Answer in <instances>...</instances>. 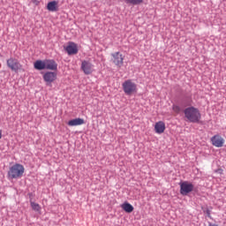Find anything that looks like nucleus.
<instances>
[{
    "instance_id": "7",
    "label": "nucleus",
    "mask_w": 226,
    "mask_h": 226,
    "mask_svg": "<svg viewBox=\"0 0 226 226\" xmlns=\"http://www.w3.org/2000/svg\"><path fill=\"white\" fill-rule=\"evenodd\" d=\"M193 184L190 182H182L180 184V193L181 195H188V193H191V192H193Z\"/></svg>"
},
{
    "instance_id": "11",
    "label": "nucleus",
    "mask_w": 226,
    "mask_h": 226,
    "mask_svg": "<svg viewBox=\"0 0 226 226\" xmlns=\"http://www.w3.org/2000/svg\"><path fill=\"white\" fill-rule=\"evenodd\" d=\"M45 70H50L51 72H56L57 63L54 59H45Z\"/></svg>"
},
{
    "instance_id": "4",
    "label": "nucleus",
    "mask_w": 226,
    "mask_h": 226,
    "mask_svg": "<svg viewBox=\"0 0 226 226\" xmlns=\"http://www.w3.org/2000/svg\"><path fill=\"white\" fill-rule=\"evenodd\" d=\"M80 69L85 75H91L94 72V64L91 63V60H83L81 62Z\"/></svg>"
},
{
    "instance_id": "16",
    "label": "nucleus",
    "mask_w": 226,
    "mask_h": 226,
    "mask_svg": "<svg viewBox=\"0 0 226 226\" xmlns=\"http://www.w3.org/2000/svg\"><path fill=\"white\" fill-rule=\"evenodd\" d=\"M121 207L123 210L125 211V213H133V206L128 202H124L121 205Z\"/></svg>"
},
{
    "instance_id": "19",
    "label": "nucleus",
    "mask_w": 226,
    "mask_h": 226,
    "mask_svg": "<svg viewBox=\"0 0 226 226\" xmlns=\"http://www.w3.org/2000/svg\"><path fill=\"white\" fill-rule=\"evenodd\" d=\"M172 109L176 112V114H179V112H181V108L177 105H173Z\"/></svg>"
},
{
    "instance_id": "1",
    "label": "nucleus",
    "mask_w": 226,
    "mask_h": 226,
    "mask_svg": "<svg viewBox=\"0 0 226 226\" xmlns=\"http://www.w3.org/2000/svg\"><path fill=\"white\" fill-rule=\"evenodd\" d=\"M184 113L185 117H186L187 121H189L190 123H199V121H200V111H199V109L195 107L186 108L184 110Z\"/></svg>"
},
{
    "instance_id": "20",
    "label": "nucleus",
    "mask_w": 226,
    "mask_h": 226,
    "mask_svg": "<svg viewBox=\"0 0 226 226\" xmlns=\"http://www.w3.org/2000/svg\"><path fill=\"white\" fill-rule=\"evenodd\" d=\"M3 138V132L0 131V139Z\"/></svg>"
},
{
    "instance_id": "14",
    "label": "nucleus",
    "mask_w": 226,
    "mask_h": 226,
    "mask_svg": "<svg viewBox=\"0 0 226 226\" xmlns=\"http://www.w3.org/2000/svg\"><path fill=\"white\" fill-rule=\"evenodd\" d=\"M47 10L49 11H57V10H59V3L57 1H52L48 3Z\"/></svg>"
},
{
    "instance_id": "15",
    "label": "nucleus",
    "mask_w": 226,
    "mask_h": 226,
    "mask_svg": "<svg viewBox=\"0 0 226 226\" xmlns=\"http://www.w3.org/2000/svg\"><path fill=\"white\" fill-rule=\"evenodd\" d=\"M34 68L35 70H45V60H36L34 64Z\"/></svg>"
},
{
    "instance_id": "12",
    "label": "nucleus",
    "mask_w": 226,
    "mask_h": 226,
    "mask_svg": "<svg viewBox=\"0 0 226 226\" xmlns=\"http://www.w3.org/2000/svg\"><path fill=\"white\" fill-rule=\"evenodd\" d=\"M154 132L155 133H159V134L163 133V132H165V123L163 121H159L155 123Z\"/></svg>"
},
{
    "instance_id": "9",
    "label": "nucleus",
    "mask_w": 226,
    "mask_h": 226,
    "mask_svg": "<svg viewBox=\"0 0 226 226\" xmlns=\"http://www.w3.org/2000/svg\"><path fill=\"white\" fill-rule=\"evenodd\" d=\"M57 79V73L54 72H47L43 74V80L47 84H52Z\"/></svg>"
},
{
    "instance_id": "5",
    "label": "nucleus",
    "mask_w": 226,
    "mask_h": 226,
    "mask_svg": "<svg viewBox=\"0 0 226 226\" xmlns=\"http://www.w3.org/2000/svg\"><path fill=\"white\" fill-rule=\"evenodd\" d=\"M7 66L11 70V72H19V70H22V64L16 58L11 57L7 60Z\"/></svg>"
},
{
    "instance_id": "2",
    "label": "nucleus",
    "mask_w": 226,
    "mask_h": 226,
    "mask_svg": "<svg viewBox=\"0 0 226 226\" xmlns=\"http://www.w3.org/2000/svg\"><path fill=\"white\" fill-rule=\"evenodd\" d=\"M25 171L26 169L22 164L16 163L10 168L8 171V177L10 179H19L24 176Z\"/></svg>"
},
{
    "instance_id": "3",
    "label": "nucleus",
    "mask_w": 226,
    "mask_h": 226,
    "mask_svg": "<svg viewBox=\"0 0 226 226\" xmlns=\"http://www.w3.org/2000/svg\"><path fill=\"white\" fill-rule=\"evenodd\" d=\"M124 93L128 96L135 94L137 93V84H135L132 79H127L122 84Z\"/></svg>"
},
{
    "instance_id": "18",
    "label": "nucleus",
    "mask_w": 226,
    "mask_h": 226,
    "mask_svg": "<svg viewBox=\"0 0 226 226\" xmlns=\"http://www.w3.org/2000/svg\"><path fill=\"white\" fill-rule=\"evenodd\" d=\"M125 3H127V4H141V3H144V0H125Z\"/></svg>"
},
{
    "instance_id": "8",
    "label": "nucleus",
    "mask_w": 226,
    "mask_h": 226,
    "mask_svg": "<svg viewBox=\"0 0 226 226\" xmlns=\"http://www.w3.org/2000/svg\"><path fill=\"white\" fill-rule=\"evenodd\" d=\"M64 49L69 56H75V54H79V48L75 42H69Z\"/></svg>"
},
{
    "instance_id": "13",
    "label": "nucleus",
    "mask_w": 226,
    "mask_h": 226,
    "mask_svg": "<svg viewBox=\"0 0 226 226\" xmlns=\"http://www.w3.org/2000/svg\"><path fill=\"white\" fill-rule=\"evenodd\" d=\"M86 122L84 121V118H74L70 120L67 124L68 126H80L84 124Z\"/></svg>"
},
{
    "instance_id": "17",
    "label": "nucleus",
    "mask_w": 226,
    "mask_h": 226,
    "mask_svg": "<svg viewBox=\"0 0 226 226\" xmlns=\"http://www.w3.org/2000/svg\"><path fill=\"white\" fill-rule=\"evenodd\" d=\"M30 205L34 211H36L37 213H40V211H41V207L40 206V204L30 200Z\"/></svg>"
},
{
    "instance_id": "10",
    "label": "nucleus",
    "mask_w": 226,
    "mask_h": 226,
    "mask_svg": "<svg viewBox=\"0 0 226 226\" xmlns=\"http://www.w3.org/2000/svg\"><path fill=\"white\" fill-rule=\"evenodd\" d=\"M211 142L215 147H223V144H225V139L222 138V136L217 134L211 138Z\"/></svg>"
},
{
    "instance_id": "6",
    "label": "nucleus",
    "mask_w": 226,
    "mask_h": 226,
    "mask_svg": "<svg viewBox=\"0 0 226 226\" xmlns=\"http://www.w3.org/2000/svg\"><path fill=\"white\" fill-rule=\"evenodd\" d=\"M111 56H112L111 58L112 63L116 64V66H117L118 68H121V66H123L124 63V56H123V54L117 51V52L112 53Z\"/></svg>"
}]
</instances>
